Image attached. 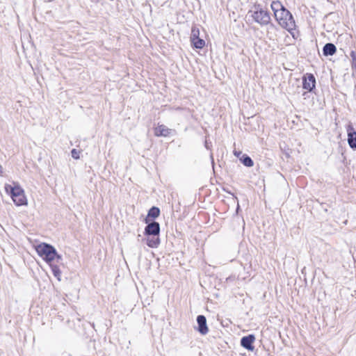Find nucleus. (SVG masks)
I'll use <instances>...</instances> for the list:
<instances>
[{"label": "nucleus", "mask_w": 356, "mask_h": 356, "mask_svg": "<svg viewBox=\"0 0 356 356\" xmlns=\"http://www.w3.org/2000/svg\"><path fill=\"white\" fill-rule=\"evenodd\" d=\"M336 52L337 47L333 43L327 42L323 47V54L324 56H333Z\"/></svg>", "instance_id": "12"}, {"label": "nucleus", "mask_w": 356, "mask_h": 356, "mask_svg": "<svg viewBox=\"0 0 356 356\" xmlns=\"http://www.w3.org/2000/svg\"><path fill=\"white\" fill-rule=\"evenodd\" d=\"M192 45L194 48L201 49L205 46V41L200 38H197L191 40Z\"/></svg>", "instance_id": "15"}, {"label": "nucleus", "mask_w": 356, "mask_h": 356, "mask_svg": "<svg viewBox=\"0 0 356 356\" xmlns=\"http://www.w3.org/2000/svg\"><path fill=\"white\" fill-rule=\"evenodd\" d=\"M302 88L308 92H312L316 88V78L312 73H307L303 75Z\"/></svg>", "instance_id": "6"}, {"label": "nucleus", "mask_w": 356, "mask_h": 356, "mask_svg": "<svg viewBox=\"0 0 356 356\" xmlns=\"http://www.w3.org/2000/svg\"><path fill=\"white\" fill-rule=\"evenodd\" d=\"M35 250L38 254L47 264L52 263L55 259V256H56V248L52 245L47 243L38 244Z\"/></svg>", "instance_id": "4"}, {"label": "nucleus", "mask_w": 356, "mask_h": 356, "mask_svg": "<svg viewBox=\"0 0 356 356\" xmlns=\"http://www.w3.org/2000/svg\"><path fill=\"white\" fill-rule=\"evenodd\" d=\"M56 263L58 264H62V261H63V257L61 254H58L57 252H56V256H55V259H54Z\"/></svg>", "instance_id": "20"}, {"label": "nucleus", "mask_w": 356, "mask_h": 356, "mask_svg": "<svg viewBox=\"0 0 356 356\" xmlns=\"http://www.w3.org/2000/svg\"><path fill=\"white\" fill-rule=\"evenodd\" d=\"M350 56L352 59V63H351L352 68L356 72V51H351Z\"/></svg>", "instance_id": "18"}, {"label": "nucleus", "mask_w": 356, "mask_h": 356, "mask_svg": "<svg viewBox=\"0 0 356 356\" xmlns=\"http://www.w3.org/2000/svg\"><path fill=\"white\" fill-rule=\"evenodd\" d=\"M240 161L246 167H252L254 165L253 160L248 154H243L240 158Z\"/></svg>", "instance_id": "14"}, {"label": "nucleus", "mask_w": 356, "mask_h": 356, "mask_svg": "<svg viewBox=\"0 0 356 356\" xmlns=\"http://www.w3.org/2000/svg\"><path fill=\"white\" fill-rule=\"evenodd\" d=\"M197 326L195 329L202 335H205L209 332L207 318L204 315H198L196 318Z\"/></svg>", "instance_id": "7"}, {"label": "nucleus", "mask_w": 356, "mask_h": 356, "mask_svg": "<svg viewBox=\"0 0 356 356\" xmlns=\"http://www.w3.org/2000/svg\"><path fill=\"white\" fill-rule=\"evenodd\" d=\"M346 131L348 134V143L350 147L354 150L356 149V131L355 130L353 125L350 122L346 127Z\"/></svg>", "instance_id": "8"}, {"label": "nucleus", "mask_w": 356, "mask_h": 356, "mask_svg": "<svg viewBox=\"0 0 356 356\" xmlns=\"http://www.w3.org/2000/svg\"><path fill=\"white\" fill-rule=\"evenodd\" d=\"M80 151L76 149H72L71 150V156L73 159H79L80 158Z\"/></svg>", "instance_id": "19"}, {"label": "nucleus", "mask_w": 356, "mask_h": 356, "mask_svg": "<svg viewBox=\"0 0 356 356\" xmlns=\"http://www.w3.org/2000/svg\"><path fill=\"white\" fill-rule=\"evenodd\" d=\"M4 189L16 206L27 205L28 201L25 195L24 190L21 187L19 183L13 182V185L6 184Z\"/></svg>", "instance_id": "2"}, {"label": "nucleus", "mask_w": 356, "mask_h": 356, "mask_svg": "<svg viewBox=\"0 0 356 356\" xmlns=\"http://www.w3.org/2000/svg\"><path fill=\"white\" fill-rule=\"evenodd\" d=\"M3 173V168L2 166L0 165V175H1Z\"/></svg>", "instance_id": "24"}, {"label": "nucleus", "mask_w": 356, "mask_h": 356, "mask_svg": "<svg viewBox=\"0 0 356 356\" xmlns=\"http://www.w3.org/2000/svg\"><path fill=\"white\" fill-rule=\"evenodd\" d=\"M255 339V336L252 334L244 336L241 339V346L248 350L253 351L254 349L253 343Z\"/></svg>", "instance_id": "9"}, {"label": "nucleus", "mask_w": 356, "mask_h": 356, "mask_svg": "<svg viewBox=\"0 0 356 356\" xmlns=\"http://www.w3.org/2000/svg\"><path fill=\"white\" fill-rule=\"evenodd\" d=\"M252 17L254 22L259 24L261 26L269 25V29H276L274 24L270 23V13L267 10L262 8L254 11Z\"/></svg>", "instance_id": "5"}, {"label": "nucleus", "mask_w": 356, "mask_h": 356, "mask_svg": "<svg viewBox=\"0 0 356 356\" xmlns=\"http://www.w3.org/2000/svg\"><path fill=\"white\" fill-rule=\"evenodd\" d=\"M146 226L143 234V241L146 242L148 247L156 248L161 243L160 239V224L156 221L145 222Z\"/></svg>", "instance_id": "1"}, {"label": "nucleus", "mask_w": 356, "mask_h": 356, "mask_svg": "<svg viewBox=\"0 0 356 356\" xmlns=\"http://www.w3.org/2000/svg\"><path fill=\"white\" fill-rule=\"evenodd\" d=\"M211 142H208L207 140H205L204 142V147H206V149H211Z\"/></svg>", "instance_id": "21"}, {"label": "nucleus", "mask_w": 356, "mask_h": 356, "mask_svg": "<svg viewBox=\"0 0 356 356\" xmlns=\"http://www.w3.org/2000/svg\"><path fill=\"white\" fill-rule=\"evenodd\" d=\"M197 38H200V29L196 26H192V29H191L190 40H192Z\"/></svg>", "instance_id": "17"}, {"label": "nucleus", "mask_w": 356, "mask_h": 356, "mask_svg": "<svg viewBox=\"0 0 356 356\" xmlns=\"http://www.w3.org/2000/svg\"><path fill=\"white\" fill-rule=\"evenodd\" d=\"M275 19L279 24L289 32L291 33L296 28V22L291 12L284 8L280 13H275Z\"/></svg>", "instance_id": "3"}, {"label": "nucleus", "mask_w": 356, "mask_h": 356, "mask_svg": "<svg viewBox=\"0 0 356 356\" xmlns=\"http://www.w3.org/2000/svg\"><path fill=\"white\" fill-rule=\"evenodd\" d=\"M176 133L175 130L168 128L164 124L159 125L154 129V134L156 136L167 137L170 135H175Z\"/></svg>", "instance_id": "10"}, {"label": "nucleus", "mask_w": 356, "mask_h": 356, "mask_svg": "<svg viewBox=\"0 0 356 356\" xmlns=\"http://www.w3.org/2000/svg\"><path fill=\"white\" fill-rule=\"evenodd\" d=\"M241 154V152H236V151L234 152V154L236 155L237 156H238V154Z\"/></svg>", "instance_id": "25"}, {"label": "nucleus", "mask_w": 356, "mask_h": 356, "mask_svg": "<svg viewBox=\"0 0 356 356\" xmlns=\"http://www.w3.org/2000/svg\"><path fill=\"white\" fill-rule=\"evenodd\" d=\"M161 211L159 207L153 206L147 212V215L144 219V222L155 221V219L160 216Z\"/></svg>", "instance_id": "11"}, {"label": "nucleus", "mask_w": 356, "mask_h": 356, "mask_svg": "<svg viewBox=\"0 0 356 356\" xmlns=\"http://www.w3.org/2000/svg\"><path fill=\"white\" fill-rule=\"evenodd\" d=\"M271 9L274 13V16L275 17V13H280L282 10L286 8L280 1H273L270 5Z\"/></svg>", "instance_id": "13"}, {"label": "nucleus", "mask_w": 356, "mask_h": 356, "mask_svg": "<svg viewBox=\"0 0 356 356\" xmlns=\"http://www.w3.org/2000/svg\"><path fill=\"white\" fill-rule=\"evenodd\" d=\"M222 190H223L225 192H226V193H229V194L233 195V193H232L229 191H228V190H227V189H226L225 188H222Z\"/></svg>", "instance_id": "22"}, {"label": "nucleus", "mask_w": 356, "mask_h": 356, "mask_svg": "<svg viewBox=\"0 0 356 356\" xmlns=\"http://www.w3.org/2000/svg\"><path fill=\"white\" fill-rule=\"evenodd\" d=\"M240 209V206L238 204L236 207V211H238Z\"/></svg>", "instance_id": "26"}, {"label": "nucleus", "mask_w": 356, "mask_h": 356, "mask_svg": "<svg viewBox=\"0 0 356 356\" xmlns=\"http://www.w3.org/2000/svg\"><path fill=\"white\" fill-rule=\"evenodd\" d=\"M50 267H51V272L53 273V275L58 280H60V275H61V271L58 267V266L57 265H55V264H53L52 263L51 264H49Z\"/></svg>", "instance_id": "16"}, {"label": "nucleus", "mask_w": 356, "mask_h": 356, "mask_svg": "<svg viewBox=\"0 0 356 356\" xmlns=\"http://www.w3.org/2000/svg\"><path fill=\"white\" fill-rule=\"evenodd\" d=\"M210 157H211V159L212 163L213 164V163H214V161H213V154H211L210 155Z\"/></svg>", "instance_id": "23"}]
</instances>
